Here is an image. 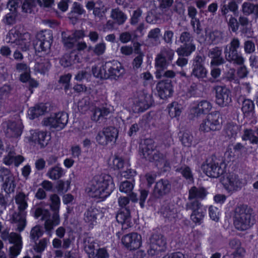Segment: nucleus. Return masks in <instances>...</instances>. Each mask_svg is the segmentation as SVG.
Here are the masks:
<instances>
[{"mask_svg": "<svg viewBox=\"0 0 258 258\" xmlns=\"http://www.w3.org/2000/svg\"><path fill=\"white\" fill-rule=\"evenodd\" d=\"M113 183L108 175L95 176L86 189L87 194L91 197L104 199L111 193Z\"/></svg>", "mask_w": 258, "mask_h": 258, "instance_id": "obj_1", "label": "nucleus"}, {"mask_svg": "<svg viewBox=\"0 0 258 258\" xmlns=\"http://www.w3.org/2000/svg\"><path fill=\"white\" fill-rule=\"evenodd\" d=\"M253 209L246 205L237 206L234 211L233 223L235 228L244 231L250 228L254 223L252 214Z\"/></svg>", "mask_w": 258, "mask_h": 258, "instance_id": "obj_2", "label": "nucleus"}, {"mask_svg": "<svg viewBox=\"0 0 258 258\" xmlns=\"http://www.w3.org/2000/svg\"><path fill=\"white\" fill-rule=\"evenodd\" d=\"M155 148L154 140L150 138L145 139L143 144L140 146V149L145 158L155 162L157 166L159 164L163 163L164 166H169V163L164 155L156 150Z\"/></svg>", "mask_w": 258, "mask_h": 258, "instance_id": "obj_3", "label": "nucleus"}, {"mask_svg": "<svg viewBox=\"0 0 258 258\" xmlns=\"http://www.w3.org/2000/svg\"><path fill=\"white\" fill-rule=\"evenodd\" d=\"M240 47V40L237 37L232 38L230 42L225 46L224 53L228 61L237 65L244 63V58L240 51H239Z\"/></svg>", "mask_w": 258, "mask_h": 258, "instance_id": "obj_4", "label": "nucleus"}, {"mask_svg": "<svg viewBox=\"0 0 258 258\" xmlns=\"http://www.w3.org/2000/svg\"><path fill=\"white\" fill-rule=\"evenodd\" d=\"M178 42L181 43L176 50V52L179 56H189L196 49L194 37L189 32H182Z\"/></svg>", "mask_w": 258, "mask_h": 258, "instance_id": "obj_5", "label": "nucleus"}, {"mask_svg": "<svg viewBox=\"0 0 258 258\" xmlns=\"http://www.w3.org/2000/svg\"><path fill=\"white\" fill-rule=\"evenodd\" d=\"M34 216L36 218L41 217V220L45 221L44 227L47 232H51L55 226L58 225L60 223L59 214L53 213L52 218L50 219V213L48 210L41 207L36 208Z\"/></svg>", "mask_w": 258, "mask_h": 258, "instance_id": "obj_6", "label": "nucleus"}, {"mask_svg": "<svg viewBox=\"0 0 258 258\" xmlns=\"http://www.w3.org/2000/svg\"><path fill=\"white\" fill-rule=\"evenodd\" d=\"M118 203L120 209L116 216V220L122 224V230H126L129 226V196L121 195Z\"/></svg>", "mask_w": 258, "mask_h": 258, "instance_id": "obj_7", "label": "nucleus"}, {"mask_svg": "<svg viewBox=\"0 0 258 258\" xmlns=\"http://www.w3.org/2000/svg\"><path fill=\"white\" fill-rule=\"evenodd\" d=\"M186 208L187 210H191L190 219L196 225H200L204 220L206 215L207 210L200 202L198 200L187 203L186 204Z\"/></svg>", "mask_w": 258, "mask_h": 258, "instance_id": "obj_8", "label": "nucleus"}, {"mask_svg": "<svg viewBox=\"0 0 258 258\" xmlns=\"http://www.w3.org/2000/svg\"><path fill=\"white\" fill-rule=\"evenodd\" d=\"M206 58L200 54L195 55L191 60V75L199 79L207 77L208 70L205 67Z\"/></svg>", "mask_w": 258, "mask_h": 258, "instance_id": "obj_9", "label": "nucleus"}, {"mask_svg": "<svg viewBox=\"0 0 258 258\" xmlns=\"http://www.w3.org/2000/svg\"><path fill=\"white\" fill-rule=\"evenodd\" d=\"M220 114L214 111L209 114L207 118L200 124V130L204 132L219 130L221 125L219 121Z\"/></svg>", "mask_w": 258, "mask_h": 258, "instance_id": "obj_10", "label": "nucleus"}, {"mask_svg": "<svg viewBox=\"0 0 258 258\" xmlns=\"http://www.w3.org/2000/svg\"><path fill=\"white\" fill-rule=\"evenodd\" d=\"M216 103L221 107L228 106L232 102V92L226 86H217L215 87Z\"/></svg>", "mask_w": 258, "mask_h": 258, "instance_id": "obj_11", "label": "nucleus"}, {"mask_svg": "<svg viewBox=\"0 0 258 258\" xmlns=\"http://www.w3.org/2000/svg\"><path fill=\"white\" fill-rule=\"evenodd\" d=\"M68 121V114L65 112H59L54 116L45 118L43 123L45 126H49L57 130L63 128Z\"/></svg>", "mask_w": 258, "mask_h": 258, "instance_id": "obj_12", "label": "nucleus"}, {"mask_svg": "<svg viewBox=\"0 0 258 258\" xmlns=\"http://www.w3.org/2000/svg\"><path fill=\"white\" fill-rule=\"evenodd\" d=\"M142 245L141 235L136 232L130 233V255L133 258H144L146 253L143 250L138 249Z\"/></svg>", "mask_w": 258, "mask_h": 258, "instance_id": "obj_13", "label": "nucleus"}, {"mask_svg": "<svg viewBox=\"0 0 258 258\" xmlns=\"http://www.w3.org/2000/svg\"><path fill=\"white\" fill-rule=\"evenodd\" d=\"M171 189V184L167 179H160L156 182L152 196L156 199H160L168 195Z\"/></svg>", "mask_w": 258, "mask_h": 258, "instance_id": "obj_14", "label": "nucleus"}, {"mask_svg": "<svg viewBox=\"0 0 258 258\" xmlns=\"http://www.w3.org/2000/svg\"><path fill=\"white\" fill-rule=\"evenodd\" d=\"M4 133L9 138H17L23 132V126L20 121L8 120L4 123Z\"/></svg>", "mask_w": 258, "mask_h": 258, "instance_id": "obj_15", "label": "nucleus"}, {"mask_svg": "<svg viewBox=\"0 0 258 258\" xmlns=\"http://www.w3.org/2000/svg\"><path fill=\"white\" fill-rule=\"evenodd\" d=\"M212 107V104L209 101L204 99H199L194 101L190 111L194 117H198L202 114L209 113Z\"/></svg>", "mask_w": 258, "mask_h": 258, "instance_id": "obj_16", "label": "nucleus"}, {"mask_svg": "<svg viewBox=\"0 0 258 258\" xmlns=\"http://www.w3.org/2000/svg\"><path fill=\"white\" fill-rule=\"evenodd\" d=\"M157 94L160 98L166 99L171 97L174 92V87L172 81L164 79L158 82L156 85Z\"/></svg>", "mask_w": 258, "mask_h": 258, "instance_id": "obj_17", "label": "nucleus"}, {"mask_svg": "<svg viewBox=\"0 0 258 258\" xmlns=\"http://www.w3.org/2000/svg\"><path fill=\"white\" fill-rule=\"evenodd\" d=\"M0 178L3 182L5 190L8 189L9 192L13 191L16 187L14 177L11 172L7 168H0Z\"/></svg>", "mask_w": 258, "mask_h": 258, "instance_id": "obj_18", "label": "nucleus"}, {"mask_svg": "<svg viewBox=\"0 0 258 258\" xmlns=\"http://www.w3.org/2000/svg\"><path fill=\"white\" fill-rule=\"evenodd\" d=\"M106 63L109 79L117 80L124 73V69L119 62L113 60Z\"/></svg>", "mask_w": 258, "mask_h": 258, "instance_id": "obj_19", "label": "nucleus"}, {"mask_svg": "<svg viewBox=\"0 0 258 258\" xmlns=\"http://www.w3.org/2000/svg\"><path fill=\"white\" fill-rule=\"evenodd\" d=\"M242 179L237 174L230 173L227 177L224 187L228 192L237 191L242 187Z\"/></svg>", "mask_w": 258, "mask_h": 258, "instance_id": "obj_20", "label": "nucleus"}, {"mask_svg": "<svg viewBox=\"0 0 258 258\" xmlns=\"http://www.w3.org/2000/svg\"><path fill=\"white\" fill-rule=\"evenodd\" d=\"M26 211L18 210L12 215L11 222L17 224V230L19 232L22 231L26 226Z\"/></svg>", "mask_w": 258, "mask_h": 258, "instance_id": "obj_21", "label": "nucleus"}, {"mask_svg": "<svg viewBox=\"0 0 258 258\" xmlns=\"http://www.w3.org/2000/svg\"><path fill=\"white\" fill-rule=\"evenodd\" d=\"M206 174L212 178H218L224 173V170L219 166L218 163L211 162L204 168Z\"/></svg>", "mask_w": 258, "mask_h": 258, "instance_id": "obj_22", "label": "nucleus"}, {"mask_svg": "<svg viewBox=\"0 0 258 258\" xmlns=\"http://www.w3.org/2000/svg\"><path fill=\"white\" fill-rule=\"evenodd\" d=\"M31 41V35L29 33L21 34L18 39L14 43L18 46V48L23 51L29 49Z\"/></svg>", "mask_w": 258, "mask_h": 258, "instance_id": "obj_23", "label": "nucleus"}, {"mask_svg": "<svg viewBox=\"0 0 258 258\" xmlns=\"http://www.w3.org/2000/svg\"><path fill=\"white\" fill-rule=\"evenodd\" d=\"M153 102L152 97L150 95H146L143 98L139 99L136 105L138 112H144L152 105Z\"/></svg>", "mask_w": 258, "mask_h": 258, "instance_id": "obj_24", "label": "nucleus"}, {"mask_svg": "<svg viewBox=\"0 0 258 258\" xmlns=\"http://www.w3.org/2000/svg\"><path fill=\"white\" fill-rule=\"evenodd\" d=\"M207 194L208 192L204 187H197L194 186L189 190L188 198L189 200H204L206 198Z\"/></svg>", "mask_w": 258, "mask_h": 258, "instance_id": "obj_25", "label": "nucleus"}, {"mask_svg": "<svg viewBox=\"0 0 258 258\" xmlns=\"http://www.w3.org/2000/svg\"><path fill=\"white\" fill-rule=\"evenodd\" d=\"M244 149V146L241 143H237L233 147V148L228 147L227 149L226 153H228V156L232 158L230 160L234 161L238 159L242 154V151Z\"/></svg>", "mask_w": 258, "mask_h": 258, "instance_id": "obj_26", "label": "nucleus"}, {"mask_svg": "<svg viewBox=\"0 0 258 258\" xmlns=\"http://www.w3.org/2000/svg\"><path fill=\"white\" fill-rule=\"evenodd\" d=\"M255 105L252 100L244 99L242 101L241 110L246 117H251L254 113Z\"/></svg>", "mask_w": 258, "mask_h": 258, "instance_id": "obj_27", "label": "nucleus"}, {"mask_svg": "<svg viewBox=\"0 0 258 258\" xmlns=\"http://www.w3.org/2000/svg\"><path fill=\"white\" fill-rule=\"evenodd\" d=\"M150 240L152 244H155V247L162 249V251H164L166 248V239L163 235L153 234L151 237Z\"/></svg>", "mask_w": 258, "mask_h": 258, "instance_id": "obj_28", "label": "nucleus"}, {"mask_svg": "<svg viewBox=\"0 0 258 258\" xmlns=\"http://www.w3.org/2000/svg\"><path fill=\"white\" fill-rule=\"evenodd\" d=\"M36 40L45 43L46 48L50 47L53 40L52 34L49 30L42 31L37 34Z\"/></svg>", "mask_w": 258, "mask_h": 258, "instance_id": "obj_29", "label": "nucleus"}, {"mask_svg": "<svg viewBox=\"0 0 258 258\" xmlns=\"http://www.w3.org/2000/svg\"><path fill=\"white\" fill-rule=\"evenodd\" d=\"M47 107L45 104L41 103L30 108L29 109L28 114L31 119H34L44 114L47 111Z\"/></svg>", "mask_w": 258, "mask_h": 258, "instance_id": "obj_30", "label": "nucleus"}, {"mask_svg": "<svg viewBox=\"0 0 258 258\" xmlns=\"http://www.w3.org/2000/svg\"><path fill=\"white\" fill-rule=\"evenodd\" d=\"M167 110L169 116L171 118L179 117L182 112V107L177 102L169 103L167 106Z\"/></svg>", "mask_w": 258, "mask_h": 258, "instance_id": "obj_31", "label": "nucleus"}, {"mask_svg": "<svg viewBox=\"0 0 258 258\" xmlns=\"http://www.w3.org/2000/svg\"><path fill=\"white\" fill-rule=\"evenodd\" d=\"M27 200V196L22 192H19L16 195L15 201L18 206V210L25 211L28 207Z\"/></svg>", "mask_w": 258, "mask_h": 258, "instance_id": "obj_32", "label": "nucleus"}, {"mask_svg": "<svg viewBox=\"0 0 258 258\" xmlns=\"http://www.w3.org/2000/svg\"><path fill=\"white\" fill-rule=\"evenodd\" d=\"M109 108L103 107L102 108H95L92 111L91 119L92 120L97 122L102 118L108 115L110 113Z\"/></svg>", "mask_w": 258, "mask_h": 258, "instance_id": "obj_33", "label": "nucleus"}, {"mask_svg": "<svg viewBox=\"0 0 258 258\" xmlns=\"http://www.w3.org/2000/svg\"><path fill=\"white\" fill-rule=\"evenodd\" d=\"M99 211L94 207H91L88 209L84 214V220L86 222L93 224L96 222L97 216L99 214Z\"/></svg>", "mask_w": 258, "mask_h": 258, "instance_id": "obj_34", "label": "nucleus"}, {"mask_svg": "<svg viewBox=\"0 0 258 258\" xmlns=\"http://www.w3.org/2000/svg\"><path fill=\"white\" fill-rule=\"evenodd\" d=\"M241 139L243 141H249L250 144L252 145L258 144V137L254 135L253 130L251 128L244 130Z\"/></svg>", "mask_w": 258, "mask_h": 258, "instance_id": "obj_35", "label": "nucleus"}, {"mask_svg": "<svg viewBox=\"0 0 258 258\" xmlns=\"http://www.w3.org/2000/svg\"><path fill=\"white\" fill-rule=\"evenodd\" d=\"M106 63L103 64L100 68L96 67H93L92 68V71L93 75L97 78L101 79H109V76L107 74V69H106Z\"/></svg>", "mask_w": 258, "mask_h": 258, "instance_id": "obj_36", "label": "nucleus"}, {"mask_svg": "<svg viewBox=\"0 0 258 258\" xmlns=\"http://www.w3.org/2000/svg\"><path fill=\"white\" fill-rule=\"evenodd\" d=\"M176 172L180 173L186 180L191 181L194 180V176L191 168L187 165H182L176 168Z\"/></svg>", "mask_w": 258, "mask_h": 258, "instance_id": "obj_37", "label": "nucleus"}, {"mask_svg": "<svg viewBox=\"0 0 258 258\" xmlns=\"http://www.w3.org/2000/svg\"><path fill=\"white\" fill-rule=\"evenodd\" d=\"M110 17L114 20L118 25L122 24L127 19L124 13L118 8L111 10Z\"/></svg>", "mask_w": 258, "mask_h": 258, "instance_id": "obj_38", "label": "nucleus"}, {"mask_svg": "<svg viewBox=\"0 0 258 258\" xmlns=\"http://www.w3.org/2000/svg\"><path fill=\"white\" fill-rule=\"evenodd\" d=\"M237 126L233 123L226 124L224 128V133L225 136L229 139L231 138L235 139L237 136Z\"/></svg>", "mask_w": 258, "mask_h": 258, "instance_id": "obj_39", "label": "nucleus"}, {"mask_svg": "<svg viewBox=\"0 0 258 258\" xmlns=\"http://www.w3.org/2000/svg\"><path fill=\"white\" fill-rule=\"evenodd\" d=\"M96 245H97V243L91 239H88L85 241L84 249L89 258H94L95 257Z\"/></svg>", "mask_w": 258, "mask_h": 258, "instance_id": "obj_40", "label": "nucleus"}, {"mask_svg": "<svg viewBox=\"0 0 258 258\" xmlns=\"http://www.w3.org/2000/svg\"><path fill=\"white\" fill-rule=\"evenodd\" d=\"M63 169L57 166L50 168L47 172V175L52 180L59 179L63 175Z\"/></svg>", "mask_w": 258, "mask_h": 258, "instance_id": "obj_41", "label": "nucleus"}, {"mask_svg": "<svg viewBox=\"0 0 258 258\" xmlns=\"http://www.w3.org/2000/svg\"><path fill=\"white\" fill-rule=\"evenodd\" d=\"M160 32L161 30L159 28L152 29L149 32L148 38L153 45H157L160 43Z\"/></svg>", "mask_w": 258, "mask_h": 258, "instance_id": "obj_42", "label": "nucleus"}, {"mask_svg": "<svg viewBox=\"0 0 258 258\" xmlns=\"http://www.w3.org/2000/svg\"><path fill=\"white\" fill-rule=\"evenodd\" d=\"M50 68V63L48 59H41L36 62L35 65V70L40 74H44L48 71Z\"/></svg>", "mask_w": 258, "mask_h": 258, "instance_id": "obj_43", "label": "nucleus"}, {"mask_svg": "<svg viewBox=\"0 0 258 258\" xmlns=\"http://www.w3.org/2000/svg\"><path fill=\"white\" fill-rule=\"evenodd\" d=\"M108 164L109 166L113 169L119 170L123 167L124 160L121 157L115 155L110 158Z\"/></svg>", "mask_w": 258, "mask_h": 258, "instance_id": "obj_44", "label": "nucleus"}, {"mask_svg": "<svg viewBox=\"0 0 258 258\" xmlns=\"http://www.w3.org/2000/svg\"><path fill=\"white\" fill-rule=\"evenodd\" d=\"M179 139L183 146L189 147L192 145L193 136L188 131H185L182 133L180 132Z\"/></svg>", "mask_w": 258, "mask_h": 258, "instance_id": "obj_45", "label": "nucleus"}, {"mask_svg": "<svg viewBox=\"0 0 258 258\" xmlns=\"http://www.w3.org/2000/svg\"><path fill=\"white\" fill-rule=\"evenodd\" d=\"M106 135L107 138L109 140L110 143H114L118 137V130L112 126H109L103 129Z\"/></svg>", "mask_w": 258, "mask_h": 258, "instance_id": "obj_46", "label": "nucleus"}, {"mask_svg": "<svg viewBox=\"0 0 258 258\" xmlns=\"http://www.w3.org/2000/svg\"><path fill=\"white\" fill-rule=\"evenodd\" d=\"M169 62L162 54H158L155 58V67L157 71H163L167 68Z\"/></svg>", "mask_w": 258, "mask_h": 258, "instance_id": "obj_47", "label": "nucleus"}, {"mask_svg": "<svg viewBox=\"0 0 258 258\" xmlns=\"http://www.w3.org/2000/svg\"><path fill=\"white\" fill-rule=\"evenodd\" d=\"M61 36L64 46L68 48H72L76 42V39L66 32H62Z\"/></svg>", "mask_w": 258, "mask_h": 258, "instance_id": "obj_48", "label": "nucleus"}, {"mask_svg": "<svg viewBox=\"0 0 258 258\" xmlns=\"http://www.w3.org/2000/svg\"><path fill=\"white\" fill-rule=\"evenodd\" d=\"M35 242L33 249L37 253H42L47 247V244L49 242V239L44 238L40 239L38 242Z\"/></svg>", "mask_w": 258, "mask_h": 258, "instance_id": "obj_49", "label": "nucleus"}, {"mask_svg": "<svg viewBox=\"0 0 258 258\" xmlns=\"http://www.w3.org/2000/svg\"><path fill=\"white\" fill-rule=\"evenodd\" d=\"M50 199L51 201L50 208L53 211V213H56L58 214V211L60 205V199L58 196L56 194L52 195Z\"/></svg>", "mask_w": 258, "mask_h": 258, "instance_id": "obj_50", "label": "nucleus"}, {"mask_svg": "<svg viewBox=\"0 0 258 258\" xmlns=\"http://www.w3.org/2000/svg\"><path fill=\"white\" fill-rule=\"evenodd\" d=\"M93 14L96 18L99 19L100 21L104 20L106 18V13L108 10V8L104 7L95 8L93 9Z\"/></svg>", "mask_w": 258, "mask_h": 258, "instance_id": "obj_51", "label": "nucleus"}, {"mask_svg": "<svg viewBox=\"0 0 258 258\" xmlns=\"http://www.w3.org/2000/svg\"><path fill=\"white\" fill-rule=\"evenodd\" d=\"M43 234V231L40 225H36L30 231V238L33 241H36Z\"/></svg>", "mask_w": 258, "mask_h": 258, "instance_id": "obj_52", "label": "nucleus"}, {"mask_svg": "<svg viewBox=\"0 0 258 258\" xmlns=\"http://www.w3.org/2000/svg\"><path fill=\"white\" fill-rule=\"evenodd\" d=\"M209 215L211 219L218 222L220 219V211L218 208L211 206L209 208Z\"/></svg>", "mask_w": 258, "mask_h": 258, "instance_id": "obj_53", "label": "nucleus"}, {"mask_svg": "<svg viewBox=\"0 0 258 258\" xmlns=\"http://www.w3.org/2000/svg\"><path fill=\"white\" fill-rule=\"evenodd\" d=\"M13 90V88L9 85H4L0 88V100L6 99L7 98L11 91Z\"/></svg>", "mask_w": 258, "mask_h": 258, "instance_id": "obj_54", "label": "nucleus"}, {"mask_svg": "<svg viewBox=\"0 0 258 258\" xmlns=\"http://www.w3.org/2000/svg\"><path fill=\"white\" fill-rule=\"evenodd\" d=\"M152 118L150 113H147L143 115L140 119L139 122V125L146 130L150 126Z\"/></svg>", "mask_w": 258, "mask_h": 258, "instance_id": "obj_55", "label": "nucleus"}, {"mask_svg": "<svg viewBox=\"0 0 258 258\" xmlns=\"http://www.w3.org/2000/svg\"><path fill=\"white\" fill-rule=\"evenodd\" d=\"M35 6L34 0H25L22 6V11L25 13H31Z\"/></svg>", "mask_w": 258, "mask_h": 258, "instance_id": "obj_56", "label": "nucleus"}, {"mask_svg": "<svg viewBox=\"0 0 258 258\" xmlns=\"http://www.w3.org/2000/svg\"><path fill=\"white\" fill-rule=\"evenodd\" d=\"M130 41L133 44V46L130 45V54H131L133 52H134L135 54H144L141 50L142 44L139 41L134 40L133 41Z\"/></svg>", "mask_w": 258, "mask_h": 258, "instance_id": "obj_57", "label": "nucleus"}, {"mask_svg": "<svg viewBox=\"0 0 258 258\" xmlns=\"http://www.w3.org/2000/svg\"><path fill=\"white\" fill-rule=\"evenodd\" d=\"M96 139L98 143L102 146L106 145L110 143L109 140L107 138V135L104 130L98 133Z\"/></svg>", "mask_w": 258, "mask_h": 258, "instance_id": "obj_58", "label": "nucleus"}, {"mask_svg": "<svg viewBox=\"0 0 258 258\" xmlns=\"http://www.w3.org/2000/svg\"><path fill=\"white\" fill-rule=\"evenodd\" d=\"M104 7L105 5L101 0H97L96 2L93 1H89L87 2L86 5V7L89 11H91L95 8Z\"/></svg>", "mask_w": 258, "mask_h": 258, "instance_id": "obj_59", "label": "nucleus"}, {"mask_svg": "<svg viewBox=\"0 0 258 258\" xmlns=\"http://www.w3.org/2000/svg\"><path fill=\"white\" fill-rule=\"evenodd\" d=\"M137 56L134 58L132 62V66L135 70H138L141 68L143 62L144 54H136Z\"/></svg>", "mask_w": 258, "mask_h": 258, "instance_id": "obj_60", "label": "nucleus"}, {"mask_svg": "<svg viewBox=\"0 0 258 258\" xmlns=\"http://www.w3.org/2000/svg\"><path fill=\"white\" fill-rule=\"evenodd\" d=\"M45 43L41 42L39 41L36 40V42L34 45V48L36 51L38 52H43L47 53L49 52L50 47L46 48Z\"/></svg>", "mask_w": 258, "mask_h": 258, "instance_id": "obj_61", "label": "nucleus"}, {"mask_svg": "<svg viewBox=\"0 0 258 258\" xmlns=\"http://www.w3.org/2000/svg\"><path fill=\"white\" fill-rule=\"evenodd\" d=\"M240 66L237 69L236 74L240 79H243L247 77L249 71L247 67L244 65V63Z\"/></svg>", "mask_w": 258, "mask_h": 258, "instance_id": "obj_62", "label": "nucleus"}, {"mask_svg": "<svg viewBox=\"0 0 258 258\" xmlns=\"http://www.w3.org/2000/svg\"><path fill=\"white\" fill-rule=\"evenodd\" d=\"M9 242L14 244H22V237L20 234L12 232L9 237Z\"/></svg>", "mask_w": 258, "mask_h": 258, "instance_id": "obj_63", "label": "nucleus"}, {"mask_svg": "<svg viewBox=\"0 0 258 258\" xmlns=\"http://www.w3.org/2000/svg\"><path fill=\"white\" fill-rule=\"evenodd\" d=\"M245 250L242 247H238L232 252L230 255V258H243Z\"/></svg>", "mask_w": 258, "mask_h": 258, "instance_id": "obj_64", "label": "nucleus"}]
</instances>
